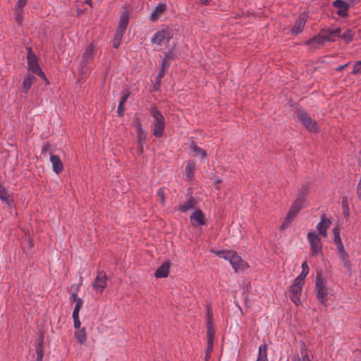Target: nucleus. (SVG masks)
<instances>
[{
  "label": "nucleus",
  "mask_w": 361,
  "mask_h": 361,
  "mask_svg": "<svg viewBox=\"0 0 361 361\" xmlns=\"http://www.w3.org/2000/svg\"><path fill=\"white\" fill-rule=\"evenodd\" d=\"M217 255H222L226 259H228L229 262L232 265L233 268L235 269V271H243L248 268V264L247 262H244L242 258L237 255L235 252L231 251L226 250V251H219L216 252Z\"/></svg>",
  "instance_id": "obj_1"
},
{
  "label": "nucleus",
  "mask_w": 361,
  "mask_h": 361,
  "mask_svg": "<svg viewBox=\"0 0 361 361\" xmlns=\"http://www.w3.org/2000/svg\"><path fill=\"white\" fill-rule=\"evenodd\" d=\"M150 113L154 118L153 135L157 137H161L165 128L164 117L157 106L151 107Z\"/></svg>",
  "instance_id": "obj_2"
},
{
  "label": "nucleus",
  "mask_w": 361,
  "mask_h": 361,
  "mask_svg": "<svg viewBox=\"0 0 361 361\" xmlns=\"http://www.w3.org/2000/svg\"><path fill=\"white\" fill-rule=\"evenodd\" d=\"M325 282L322 274L317 273L314 292L319 302L324 305H326L328 301V288L325 285Z\"/></svg>",
  "instance_id": "obj_3"
},
{
  "label": "nucleus",
  "mask_w": 361,
  "mask_h": 361,
  "mask_svg": "<svg viewBox=\"0 0 361 361\" xmlns=\"http://www.w3.org/2000/svg\"><path fill=\"white\" fill-rule=\"evenodd\" d=\"M298 118L302 123L305 127L311 133H317L319 132V128L317 121L312 118L307 112L304 111H296Z\"/></svg>",
  "instance_id": "obj_4"
},
{
  "label": "nucleus",
  "mask_w": 361,
  "mask_h": 361,
  "mask_svg": "<svg viewBox=\"0 0 361 361\" xmlns=\"http://www.w3.org/2000/svg\"><path fill=\"white\" fill-rule=\"evenodd\" d=\"M27 66L28 70L32 73L44 76V72L37 63V59L35 54L32 52L31 47H27Z\"/></svg>",
  "instance_id": "obj_5"
},
{
  "label": "nucleus",
  "mask_w": 361,
  "mask_h": 361,
  "mask_svg": "<svg viewBox=\"0 0 361 361\" xmlns=\"http://www.w3.org/2000/svg\"><path fill=\"white\" fill-rule=\"evenodd\" d=\"M307 238L310 243L311 256H315L322 253V245L319 235L313 232H309Z\"/></svg>",
  "instance_id": "obj_6"
},
{
  "label": "nucleus",
  "mask_w": 361,
  "mask_h": 361,
  "mask_svg": "<svg viewBox=\"0 0 361 361\" xmlns=\"http://www.w3.org/2000/svg\"><path fill=\"white\" fill-rule=\"evenodd\" d=\"M107 276L104 271H100L97 273V275L93 282V288L99 293H102L104 288L107 286Z\"/></svg>",
  "instance_id": "obj_7"
},
{
  "label": "nucleus",
  "mask_w": 361,
  "mask_h": 361,
  "mask_svg": "<svg viewBox=\"0 0 361 361\" xmlns=\"http://www.w3.org/2000/svg\"><path fill=\"white\" fill-rule=\"evenodd\" d=\"M166 38L168 40L172 38L171 30L169 27L157 31L152 38L151 42L160 45Z\"/></svg>",
  "instance_id": "obj_8"
},
{
  "label": "nucleus",
  "mask_w": 361,
  "mask_h": 361,
  "mask_svg": "<svg viewBox=\"0 0 361 361\" xmlns=\"http://www.w3.org/2000/svg\"><path fill=\"white\" fill-rule=\"evenodd\" d=\"M302 285L296 284L295 282L290 286V299L296 305H299L301 303L300 295L302 292Z\"/></svg>",
  "instance_id": "obj_9"
},
{
  "label": "nucleus",
  "mask_w": 361,
  "mask_h": 361,
  "mask_svg": "<svg viewBox=\"0 0 361 361\" xmlns=\"http://www.w3.org/2000/svg\"><path fill=\"white\" fill-rule=\"evenodd\" d=\"M94 59V44H90L87 47L85 51L83 53L80 65L82 68L86 66L87 64L93 61Z\"/></svg>",
  "instance_id": "obj_10"
},
{
  "label": "nucleus",
  "mask_w": 361,
  "mask_h": 361,
  "mask_svg": "<svg viewBox=\"0 0 361 361\" xmlns=\"http://www.w3.org/2000/svg\"><path fill=\"white\" fill-rule=\"evenodd\" d=\"M171 266V263L170 260L164 261L156 270L154 276L157 279L166 278L169 276Z\"/></svg>",
  "instance_id": "obj_11"
},
{
  "label": "nucleus",
  "mask_w": 361,
  "mask_h": 361,
  "mask_svg": "<svg viewBox=\"0 0 361 361\" xmlns=\"http://www.w3.org/2000/svg\"><path fill=\"white\" fill-rule=\"evenodd\" d=\"M331 224V221L326 216L325 214H322L321 216V221L317 224V229L319 230V235L326 237L327 235V229Z\"/></svg>",
  "instance_id": "obj_12"
},
{
  "label": "nucleus",
  "mask_w": 361,
  "mask_h": 361,
  "mask_svg": "<svg viewBox=\"0 0 361 361\" xmlns=\"http://www.w3.org/2000/svg\"><path fill=\"white\" fill-rule=\"evenodd\" d=\"M325 39L324 38L322 30L317 35L313 37L306 42V44L310 46L313 49H317L324 45Z\"/></svg>",
  "instance_id": "obj_13"
},
{
  "label": "nucleus",
  "mask_w": 361,
  "mask_h": 361,
  "mask_svg": "<svg viewBox=\"0 0 361 361\" xmlns=\"http://www.w3.org/2000/svg\"><path fill=\"white\" fill-rule=\"evenodd\" d=\"M307 18V14L305 12L302 13L295 22V24L291 29V32L296 35L301 32L305 27Z\"/></svg>",
  "instance_id": "obj_14"
},
{
  "label": "nucleus",
  "mask_w": 361,
  "mask_h": 361,
  "mask_svg": "<svg viewBox=\"0 0 361 361\" xmlns=\"http://www.w3.org/2000/svg\"><path fill=\"white\" fill-rule=\"evenodd\" d=\"M322 32L325 39V42H333L336 37H338L341 32V28L331 29V28H323Z\"/></svg>",
  "instance_id": "obj_15"
},
{
  "label": "nucleus",
  "mask_w": 361,
  "mask_h": 361,
  "mask_svg": "<svg viewBox=\"0 0 361 361\" xmlns=\"http://www.w3.org/2000/svg\"><path fill=\"white\" fill-rule=\"evenodd\" d=\"M310 192V187L307 185H302L298 190L296 199L294 201L305 206Z\"/></svg>",
  "instance_id": "obj_16"
},
{
  "label": "nucleus",
  "mask_w": 361,
  "mask_h": 361,
  "mask_svg": "<svg viewBox=\"0 0 361 361\" xmlns=\"http://www.w3.org/2000/svg\"><path fill=\"white\" fill-rule=\"evenodd\" d=\"M305 206L293 201L286 215L287 221H293Z\"/></svg>",
  "instance_id": "obj_17"
},
{
  "label": "nucleus",
  "mask_w": 361,
  "mask_h": 361,
  "mask_svg": "<svg viewBox=\"0 0 361 361\" xmlns=\"http://www.w3.org/2000/svg\"><path fill=\"white\" fill-rule=\"evenodd\" d=\"M305 206L293 201L286 215L287 221H293Z\"/></svg>",
  "instance_id": "obj_18"
},
{
  "label": "nucleus",
  "mask_w": 361,
  "mask_h": 361,
  "mask_svg": "<svg viewBox=\"0 0 361 361\" xmlns=\"http://www.w3.org/2000/svg\"><path fill=\"white\" fill-rule=\"evenodd\" d=\"M333 6L338 8L337 14L339 16L345 17L348 16L349 4L343 0H336L333 3Z\"/></svg>",
  "instance_id": "obj_19"
},
{
  "label": "nucleus",
  "mask_w": 361,
  "mask_h": 361,
  "mask_svg": "<svg viewBox=\"0 0 361 361\" xmlns=\"http://www.w3.org/2000/svg\"><path fill=\"white\" fill-rule=\"evenodd\" d=\"M50 161L52 164L53 171L56 173L59 174L63 170V164L58 155H51Z\"/></svg>",
  "instance_id": "obj_20"
},
{
  "label": "nucleus",
  "mask_w": 361,
  "mask_h": 361,
  "mask_svg": "<svg viewBox=\"0 0 361 361\" xmlns=\"http://www.w3.org/2000/svg\"><path fill=\"white\" fill-rule=\"evenodd\" d=\"M190 219L195 221L197 226H202L205 224V216L201 209H196L190 216Z\"/></svg>",
  "instance_id": "obj_21"
},
{
  "label": "nucleus",
  "mask_w": 361,
  "mask_h": 361,
  "mask_svg": "<svg viewBox=\"0 0 361 361\" xmlns=\"http://www.w3.org/2000/svg\"><path fill=\"white\" fill-rule=\"evenodd\" d=\"M0 199L6 203L9 207H11L13 203L12 195L7 192L6 189L3 185L0 183Z\"/></svg>",
  "instance_id": "obj_22"
},
{
  "label": "nucleus",
  "mask_w": 361,
  "mask_h": 361,
  "mask_svg": "<svg viewBox=\"0 0 361 361\" xmlns=\"http://www.w3.org/2000/svg\"><path fill=\"white\" fill-rule=\"evenodd\" d=\"M130 12L125 11L122 13L120 18L118 29L126 31L129 23Z\"/></svg>",
  "instance_id": "obj_23"
},
{
  "label": "nucleus",
  "mask_w": 361,
  "mask_h": 361,
  "mask_svg": "<svg viewBox=\"0 0 361 361\" xmlns=\"http://www.w3.org/2000/svg\"><path fill=\"white\" fill-rule=\"evenodd\" d=\"M197 204V200L190 195L189 200L183 204L179 206L178 210L181 212H185L194 208Z\"/></svg>",
  "instance_id": "obj_24"
},
{
  "label": "nucleus",
  "mask_w": 361,
  "mask_h": 361,
  "mask_svg": "<svg viewBox=\"0 0 361 361\" xmlns=\"http://www.w3.org/2000/svg\"><path fill=\"white\" fill-rule=\"evenodd\" d=\"M44 333H41L39 337V341L35 345L37 357H43L44 356Z\"/></svg>",
  "instance_id": "obj_25"
},
{
  "label": "nucleus",
  "mask_w": 361,
  "mask_h": 361,
  "mask_svg": "<svg viewBox=\"0 0 361 361\" xmlns=\"http://www.w3.org/2000/svg\"><path fill=\"white\" fill-rule=\"evenodd\" d=\"M44 333H41L39 337V341L35 345L37 357H43L44 356Z\"/></svg>",
  "instance_id": "obj_26"
},
{
  "label": "nucleus",
  "mask_w": 361,
  "mask_h": 361,
  "mask_svg": "<svg viewBox=\"0 0 361 361\" xmlns=\"http://www.w3.org/2000/svg\"><path fill=\"white\" fill-rule=\"evenodd\" d=\"M166 9V5L164 4H159L153 10L151 13L150 18L152 21H155L158 19L159 15L163 13Z\"/></svg>",
  "instance_id": "obj_27"
},
{
  "label": "nucleus",
  "mask_w": 361,
  "mask_h": 361,
  "mask_svg": "<svg viewBox=\"0 0 361 361\" xmlns=\"http://www.w3.org/2000/svg\"><path fill=\"white\" fill-rule=\"evenodd\" d=\"M195 171V163L193 161L189 160L187 163L185 168V176L188 179L192 180Z\"/></svg>",
  "instance_id": "obj_28"
},
{
  "label": "nucleus",
  "mask_w": 361,
  "mask_h": 361,
  "mask_svg": "<svg viewBox=\"0 0 361 361\" xmlns=\"http://www.w3.org/2000/svg\"><path fill=\"white\" fill-rule=\"evenodd\" d=\"M35 79V76L30 73H27V75L25 77L23 83V92L24 93H27L28 90L30 89L32 86V80Z\"/></svg>",
  "instance_id": "obj_29"
},
{
  "label": "nucleus",
  "mask_w": 361,
  "mask_h": 361,
  "mask_svg": "<svg viewBox=\"0 0 361 361\" xmlns=\"http://www.w3.org/2000/svg\"><path fill=\"white\" fill-rule=\"evenodd\" d=\"M125 32L126 31H124V30H120L118 28L116 29V32L114 35V40H113L114 48H115V49L118 48Z\"/></svg>",
  "instance_id": "obj_30"
},
{
  "label": "nucleus",
  "mask_w": 361,
  "mask_h": 361,
  "mask_svg": "<svg viewBox=\"0 0 361 361\" xmlns=\"http://www.w3.org/2000/svg\"><path fill=\"white\" fill-rule=\"evenodd\" d=\"M257 361H268L267 360V345L266 343L259 346V355H258Z\"/></svg>",
  "instance_id": "obj_31"
},
{
  "label": "nucleus",
  "mask_w": 361,
  "mask_h": 361,
  "mask_svg": "<svg viewBox=\"0 0 361 361\" xmlns=\"http://www.w3.org/2000/svg\"><path fill=\"white\" fill-rule=\"evenodd\" d=\"M174 53L172 50L166 52L164 54V57L162 59L161 66H162L163 68H168L170 66V63L169 61L173 59Z\"/></svg>",
  "instance_id": "obj_32"
},
{
  "label": "nucleus",
  "mask_w": 361,
  "mask_h": 361,
  "mask_svg": "<svg viewBox=\"0 0 361 361\" xmlns=\"http://www.w3.org/2000/svg\"><path fill=\"white\" fill-rule=\"evenodd\" d=\"M75 337L78 340V341L82 344L86 341V331L85 329L83 327L80 329H78L75 332Z\"/></svg>",
  "instance_id": "obj_33"
},
{
  "label": "nucleus",
  "mask_w": 361,
  "mask_h": 361,
  "mask_svg": "<svg viewBox=\"0 0 361 361\" xmlns=\"http://www.w3.org/2000/svg\"><path fill=\"white\" fill-rule=\"evenodd\" d=\"M190 149L197 154L201 156L202 158L207 156V152L203 149L199 147L194 141L191 142Z\"/></svg>",
  "instance_id": "obj_34"
},
{
  "label": "nucleus",
  "mask_w": 361,
  "mask_h": 361,
  "mask_svg": "<svg viewBox=\"0 0 361 361\" xmlns=\"http://www.w3.org/2000/svg\"><path fill=\"white\" fill-rule=\"evenodd\" d=\"M342 208L343 216L345 218L348 219L350 216V209L348 206V201L346 197H343L342 199Z\"/></svg>",
  "instance_id": "obj_35"
},
{
  "label": "nucleus",
  "mask_w": 361,
  "mask_h": 361,
  "mask_svg": "<svg viewBox=\"0 0 361 361\" xmlns=\"http://www.w3.org/2000/svg\"><path fill=\"white\" fill-rule=\"evenodd\" d=\"M353 36H354V35L353 33V31L351 30H348L346 32H345L342 35L340 34V36L338 37H341L346 43H349L353 40Z\"/></svg>",
  "instance_id": "obj_36"
},
{
  "label": "nucleus",
  "mask_w": 361,
  "mask_h": 361,
  "mask_svg": "<svg viewBox=\"0 0 361 361\" xmlns=\"http://www.w3.org/2000/svg\"><path fill=\"white\" fill-rule=\"evenodd\" d=\"M137 134V144H145L147 134L145 131L141 130L136 132Z\"/></svg>",
  "instance_id": "obj_37"
},
{
  "label": "nucleus",
  "mask_w": 361,
  "mask_h": 361,
  "mask_svg": "<svg viewBox=\"0 0 361 361\" xmlns=\"http://www.w3.org/2000/svg\"><path fill=\"white\" fill-rule=\"evenodd\" d=\"M334 235V242L335 243L341 242V238L340 236V228L336 226L333 229Z\"/></svg>",
  "instance_id": "obj_38"
},
{
  "label": "nucleus",
  "mask_w": 361,
  "mask_h": 361,
  "mask_svg": "<svg viewBox=\"0 0 361 361\" xmlns=\"http://www.w3.org/2000/svg\"><path fill=\"white\" fill-rule=\"evenodd\" d=\"M23 8L16 9V14L15 16V19H16V21L19 24H21L23 22Z\"/></svg>",
  "instance_id": "obj_39"
},
{
  "label": "nucleus",
  "mask_w": 361,
  "mask_h": 361,
  "mask_svg": "<svg viewBox=\"0 0 361 361\" xmlns=\"http://www.w3.org/2000/svg\"><path fill=\"white\" fill-rule=\"evenodd\" d=\"M307 274H308L307 273H305V271H302L301 274H300V276H298L295 279L294 282H295L296 284H301L303 286V283H304L303 281Z\"/></svg>",
  "instance_id": "obj_40"
},
{
  "label": "nucleus",
  "mask_w": 361,
  "mask_h": 361,
  "mask_svg": "<svg viewBox=\"0 0 361 361\" xmlns=\"http://www.w3.org/2000/svg\"><path fill=\"white\" fill-rule=\"evenodd\" d=\"M133 126L136 130V132L143 130L140 119L135 118L133 121Z\"/></svg>",
  "instance_id": "obj_41"
},
{
  "label": "nucleus",
  "mask_w": 361,
  "mask_h": 361,
  "mask_svg": "<svg viewBox=\"0 0 361 361\" xmlns=\"http://www.w3.org/2000/svg\"><path fill=\"white\" fill-rule=\"evenodd\" d=\"M214 329H207V341H214Z\"/></svg>",
  "instance_id": "obj_42"
},
{
  "label": "nucleus",
  "mask_w": 361,
  "mask_h": 361,
  "mask_svg": "<svg viewBox=\"0 0 361 361\" xmlns=\"http://www.w3.org/2000/svg\"><path fill=\"white\" fill-rule=\"evenodd\" d=\"M301 349H302L301 353H302V360L303 361H311V360L310 359L307 353L305 352V353H304V352H303V350L306 351L305 345V343H303V342L301 343Z\"/></svg>",
  "instance_id": "obj_43"
},
{
  "label": "nucleus",
  "mask_w": 361,
  "mask_h": 361,
  "mask_svg": "<svg viewBox=\"0 0 361 361\" xmlns=\"http://www.w3.org/2000/svg\"><path fill=\"white\" fill-rule=\"evenodd\" d=\"M166 71V68H163L162 66H161L160 69H159V72L157 76L156 80L161 82V79L163 78Z\"/></svg>",
  "instance_id": "obj_44"
},
{
  "label": "nucleus",
  "mask_w": 361,
  "mask_h": 361,
  "mask_svg": "<svg viewBox=\"0 0 361 361\" xmlns=\"http://www.w3.org/2000/svg\"><path fill=\"white\" fill-rule=\"evenodd\" d=\"M157 195L161 198V204H164V203H165V195H164V189L162 188H160L158 190Z\"/></svg>",
  "instance_id": "obj_45"
},
{
  "label": "nucleus",
  "mask_w": 361,
  "mask_h": 361,
  "mask_svg": "<svg viewBox=\"0 0 361 361\" xmlns=\"http://www.w3.org/2000/svg\"><path fill=\"white\" fill-rule=\"evenodd\" d=\"M342 261L343 262V264H344L345 267L347 268L348 272H350V274H351L352 269H351V262H350V261L348 259H344Z\"/></svg>",
  "instance_id": "obj_46"
},
{
  "label": "nucleus",
  "mask_w": 361,
  "mask_h": 361,
  "mask_svg": "<svg viewBox=\"0 0 361 361\" xmlns=\"http://www.w3.org/2000/svg\"><path fill=\"white\" fill-rule=\"evenodd\" d=\"M27 0H18L16 4V9L23 8L27 4Z\"/></svg>",
  "instance_id": "obj_47"
},
{
  "label": "nucleus",
  "mask_w": 361,
  "mask_h": 361,
  "mask_svg": "<svg viewBox=\"0 0 361 361\" xmlns=\"http://www.w3.org/2000/svg\"><path fill=\"white\" fill-rule=\"evenodd\" d=\"M124 110H125L124 104H122V103H119L118 104V109H117V113H118L119 116H123Z\"/></svg>",
  "instance_id": "obj_48"
},
{
  "label": "nucleus",
  "mask_w": 361,
  "mask_h": 361,
  "mask_svg": "<svg viewBox=\"0 0 361 361\" xmlns=\"http://www.w3.org/2000/svg\"><path fill=\"white\" fill-rule=\"evenodd\" d=\"M130 94V92L129 91H127L121 98L119 103H122V104H124L126 103V100L128 99V98L129 97Z\"/></svg>",
  "instance_id": "obj_49"
},
{
  "label": "nucleus",
  "mask_w": 361,
  "mask_h": 361,
  "mask_svg": "<svg viewBox=\"0 0 361 361\" xmlns=\"http://www.w3.org/2000/svg\"><path fill=\"white\" fill-rule=\"evenodd\" d=\"M207 353H212L213 350V343L214 341H207Z\"/></svg>",
  "instance_id": "obj_50"
},
{
  "label": "nucleus",
  "mask_w": 361,
  "mask_h": 361,
  "mask_svg": "<svg viewBox=\"0 0 361 361\" xmlns=\"http://www.w3.org/2000/svg\"><path fill=\"white\" fill-rule=\"evenodd\" d=\"M291 222L292 221H287V218L286 217L284 222L280 226V230L283 231L286 229Z\"/></svg>",
  "instance_id": "obj_51"
},
{
  "label": "nucleus",
  "mask_w": 361,
  "mask_h": 361,
  "mask_svg": "<svg viewBox=\"0 0 361 361\" xmlns=\"http://www.w3.org/2000/svg\"><path fill=\"white\" fill-rule=\"evenodd\" d=\"M75 302H76V304L75 306V309L80 310L82 307L83 300L81 298H80L79 300H77V301H75Z\"/></svg>",
  "instance_id": "obj_52"
},
{
  "label": "nucleus",
  "mask_w": 361,
  "mask_h": 361,
  "mask_svg": "<svg viewBox=\"0 0 361 361\" xmlns=\"http://www.w3.org/2000/svg\"><path fill=\"white\" fill-rule=\"evenodd\" d=\"M51 147V145L49 143L44 144L42 147V153H46Z\"/></svg>",
  "instance_id": "obj_53"
},
{
  "label": "nucleus",
  "mask_w": 361,
  "mask_h": 361,
  "mask_svg": "<svg viewBox=\"0 0 361 361\" xmlns=\"http://www.w3.org/2000/svg\"><path fill=\"white\" fill-rule=\"evenodd\" d=\"M336 244L337 245V249H338L339 253L345 251L344 245H343L342 241L340 243H337Z\"/></svg>",
  "instance_id": "obj_54"
},
{
  "label": "nucleus",
  "mask_w": 361,
  "mask_h": 361,
  "mask_svg": "<svg viewBox=\"0 0 361 361\" xmlns=\"http://www.w3.org/2000/svg\"><path fill=\"white\" fill-rule=\"evenodd\" d=\"M360 71V65L357 63L354 67H353V71H352V73L355 75L357 74V73H359Z\"/></svg>",
  "instance_id": "obj_55"
},
{
  "label": "nucleus",
  "mask_w": 361,
  "mask_h": 361,
  "mask_svg": "<svg viewBox=\"0 0 361 361\" xmlns=\"http://www.w3.org/2000/svg\"><path fill=\"white\" fill-rule=\"evenodd\" d=\"M302 271H305V273H307V274L309 273V267H308L307 262H304L302 263Z\"/></svg>",
  "instance_id": "obj_56"
},
{
  "label": "nucleus",
  "mask_w": 361,
  "mask_h": 361,
  "mask_svg": "<svg viewBox=\"0 0 361 361\" xmlns=\"http://www.w3.org/2000/svg\"><path fill=\"white\" fill-rule=\"evenodd\" d=\"M137 154L141 155L144 152L143 145L145 144H137Z\"/></svg>",
  "instance_id": "obj_57"
},
{
  "label": "nucleus",
  "mask_w": 361,
  "mask_h": 361,
  "mask_svg": "<svg viewBox=\"0 0 361 361\" xmlns=\"http://www.w3.org/2000/svg\"><path fill=\"white\" fill-rule=\"evenodd\" d=\"M73 323H74V327L77 329H78L80 326V319L79 318L78 319H73Z\"/></svg>",
  "instance_id": "obj_58"
},
{
  "label": "nucleus",
  "mask_w": 361,
  "mask_h": 361,
  "mask_svg": "<svg viewBox=\"0 0 361 361\" xmlns=\"http://www.w3.org/2000/svg\"><path fill=\"white\" fill-rule=\"evenodd\" d=\"M79 310H76L74 308L73 312V319H78L79 318Z\"/></svg>",
  "instance_id": "obj_59"
},
{
  "label": "nucleus",
  "mask_w": 361,
  "mask_h": 361,
  "mask_svg": "<svg viewBox=\"0 0 361 361\" xmlns=\"http://www.w3.org/2000/svg\"><path fill=\"white\" fill-rule=\"evenodd\" d=\"M339 254L342 260L348 259V254L345 251L341 252Z\"/></svg>",
  "instance_id": "obj_60"
},
{
  "label": "nucleus",
  "mask_w": 361,
  "mask_h": 361,
  "mask_svg": "<svg viewBox=\"0 0 361 361\" xmlns=\"http://www.w3.org/2000/svg\"><path fill=\"white\" fill-rule=\"evenodd\" d=\"M161 81H159V80H156V82L154 85V90H159V87H160V85H161Z\"/></svg>",
  "instance_id": "obj_61"
},
{
  "label": "nucleus",
  "mask_w": 361,
  "mask_h": 361,
  "mask_svg": "<svg viewBox=\"0 0 361 361\" xmlns=\"http://www.w3.org/2000/svg\"><path fill=\"white\" fill-rule=\"evenodd\" d=\"M71 299L73 300V302L77 301V300H79L80 298H78L77 293H73L71 296Z\"/></svg>",
  "instance_id": "obj_62"
},
{
  "label": "nucleus",
  "mask_w": 361,
  "mask_h": 361,
  "mask_svg": "<svg viewBox=\"0 0 361 361\" xmlns=\"http://www.w3.org/2000/svg\"><path fill=\"white\" fill-rule=\"evenodd\" d=\"M207 329H213L214 328L213 323H212V319H208L207 320Z\"/></svg>",
  "instance_id": "obj_63"
},
{
  "label": "nucleus",
  "mask_w": 361,
  "mask_h": 361,
  "mask_svg": "<svg viewBox=\"0 0 361 361\" xmlns=\"http://www.w3.org/2000/svg\"><path fill=\"white\" fill-rule=\"evenodd\" d=\"M348 65H349V62H348V63H345V64H344V65L339 66L338 67H337V68H336V70L337 71H343L345 67H347Z\"/></svg>",
  "instance_id": "obj_64"
}]
</instances>
